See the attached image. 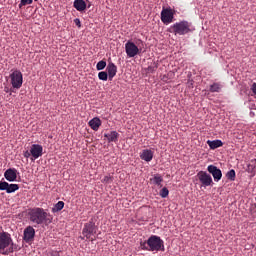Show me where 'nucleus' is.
Instances as JSON below:
<instances>
[{
	"mask_svg": "<svg viewBox=\"0 0 256 256\" xmlns=\"http://www.w3.org/2000/svg\"><path fill=\"white\" fill-rule=\"evenodd\" d=\"M82 235L86 237V239H91L92 241H95V235H97V226L95 225V222L90 221L84 224V228L82 230Z\"/></svg>",
	"mask_w": 256,
	"mask_h": 256,
	"instance_id": "5",
	"label": "nucleus"
},
{
	"mask_svg": "<svg viewBox=\"0 0 256 256\" xmlns=\"http://www.w3.org/2000/svg\"><path fill=\"white\" fill-rule=\"evenodd\" d=\"M207 145L208 147H210V149H219V147H223V141L221 140H208L207 141Z\"/></svg>",
	"mask_w": 256,
	"mask_h": 256,
	"instance_id": "21",
	"label": "nucleus"
},
{
	"mask_svg": "<svg viewBox=\"0 0 256 256\" xmlns=\"http://www.w3.org/2000/svg\"><path fill=\"white\" fill-rule=\"evenodd\" d=\"M138 41H139V43L143 44V41H142V40H138Z\"/></svg>",
	"mask_w": 256,
	"mask_h": 256,
	"instance_id": "36",
	"label": "nucleus"
},
{
	"mask_svg": "<svg viewBox=\"0 0 256 256\" xmlns=\"http://www.w3.org/2000/svg\"><path fill=\"white\" fill-rule=\"evenodd\" d=\"M150 183L159 188L163 187V176H161V174H155L152 178H150Z\"/></svg>",
	"mask_w": 256,
	"mask_h": 256,
	"instance_id": "18",
	"label": "nucleus"
},
{
	"mask_svg": "<svg viewBox=\"0 0 256 256\" xmlns=\"http://www.w3.org/2000/svg\"><path fill=\"white\" fill-rule=\"evenodd\" d=\"M63 207H65V202L59 201L58 203L55 204L52 211H53V213H57L58 211L63 210Z\"/></svg>",
	"mask_w": 256,
	"mask_h": 256,
	"instance_id": "23",
	"label": "nucleus"
},
{
	"mask_svg": "<svg viewBox=\"0 0 256 256\" xmlns=\"http://www.w3.org/2000/svg\"><path fill=\"white\" fill-rule=\"evenodd\" d=\"M88 125L93 131H99V128L101 127V119L95 117L88 122Z\"/></svg>",
	"mask_w": 256,
	"mask_h": 256,
	"instance_id": "19",
	"label": "nucleus"
},
{
	"mask_svg": "<svg viewBox=\"0 0 256 256\" xmlns=\"http://www.w3.org/2000/svg\"><path fill=\"white\" fill-rule=\"evenodd\" d=\"M13 251H17V245L13 243V238H11V234L7 232L0 233V253L1 255H9L13 253Z\"/></svg>",
	"mask_w": 256,
	"mask_h": 256,
	"instance_id": "2",
	"label": "nucleus"
},
{
	"mask_svg": "<svg viewBox=\"0 0 256 256\" xmlns=\"http://www.w3.org/2000/svg\"><path fill=\"white\" fill-rule=\"evenodd\" d=\"M101 181L106 185H111V183H113V176L111 175L104 176V178Z\"/></svg>",
	"mask_w": 256,
	"mask_h": 256,
	"instance_id": "26",
	"label": "nucleus"
},
{
	"mask_svg": "<svg viewBox=\"0 0 256 256\" xmlns=\"http://www.w3.org/2000/svg\"><path fill=\"white\" fill-rule=\"evenodd\" d=\"M144 251H165V245L161 237L152 235L147 241L140 242Z\"/></svg>",
	"mask_w": 256,
	"mask_h": 256,
	"instance_id": "3",
	"label": "nucleus"
},
{
	"mask_svg": "<svg viewBox=\"0 0 256 256\" xmlns=\"http://www.w3.org/2000/svg\"><path fill=\"white\" fill-rule=\"evenodd\" d=\"M74 23L77 27L81 28V20L79 18L74 19Z\"/></svg>",
	"mask_w": 256,
	"mask_h": 256,
	"instance_id": "32",
	"label": "nucleus"
},
{
	"mask_svg": "<svg viewBox=\"0 0 256 256\" xmlns=\"http://www.w3.org/2000/svg\"><path fill=\"white\" fill-rule=\"evenodd\" d=\"M34 1H38V0H34Z\"/></svg>",
	"mask_w": 256,
	"mask_h": 256,
	"instance_id": "39",
	"label": "nucleus"
},
{
	"mask_svg": "<svg viewBox=\"0 0 256 256\" xmlns=\"http://www.w3.org/2000/svg\"><path fill=\"white\" fill-rule=\"evenodd\" d=\"M197 178L199 179L202 187H210V185H213V178L205 171L198 172Z\"/></svg>",
	"mask_w": 256,
	"mask_h": 256,
	"instance_id": "9",
	"label": "nucleus"
},
{
	"mask_svg": "<svg viewBox=\"0 0 256 256\" xmlns=\"http://www.w3.org/2000/svg\"><path fill=\"white\" fill-rule=\"evenodd\" d=\"M28 215L29 220L34 225H49L53 221L51 214L43 208H33L29 211Z\"/></svg>",
	"mask_w": 256,
	"mask_h": 256,
	"instance_id": "1",
	"label": "nucleus"
},
{
	"mask_svg": "<svg viewBox=\"0 0 256 256\" xmlns=\"http://www.w3.org/2000/svg\"><path fill=\"white\" fill-rule=\"evenodd\" d=\"M125 51L127 57L130 58L136 57V55H139V53H141V49L139 48V46H137L135 43L131 41H128L125 44Z\"/></svg>",
	"mask_w": 256,
	"mask_h": 256,
	"instance_id": "7",
	"label": "nucleus"
},
{
	"mask_svg": "<svg viewBox=\"0 0 256 256\" xmlns=\"http://www.w3.org/2000/svg\"><path fill=\"white\" fill-rule=\"evenodd\" d=\"M108 77H109V74L105 71L98 73V78L100 79V81H107Z\"/></svg>",
	"mask_w": 256,
	"mask_h": 256,
	"instance_id": "27",
	"label": "nucleus"
},
{
	"mask_svg": "<svg viewBox=\"0 0 256 256\" xmlns=\"http://www.w3.org/2000/svg\"><path fill=\"white\" fill-rule=\"evenodd\" d=\"M160 197H162V199L169 197V189H167V187L160 190Z\"/></svg>",
	"mask_w": 256,
	"mask_h": 256,
	"instance_id": "28",
	"label": "nucleus"
},
{
	"mask_svg": "<svg viewBox=\"0 0 256 256\" xmlns=\"http://www.w3.org/2000/svg\"><path fill=\"white\" fill-rule=\"evenodd\" d=\"M147 71L148 73H155V71H157V65L148 66Z\"/></svg>",
	"mask_w": 256,
	"mask_h": 256,
	"instance_id": "30",
	"label": "nucleus"
},
{
	"mask_svg": "<svg viewBox=\"0 0 256 256\" xmlns=\"http://www.w3.org/2000/svg\"><path fill=\"white\" fill-rule=\"evenodd\" d=\"M248 168L251 169V164H248Z\"/></svg>",
	"mask_w": 256,
	"mask_h": 256,
	"instance_id": "37",
	"label": "nucleus"
},
{
	"mask_svg": "<svg viewBox=\"0 0 256 256\" xmlns=\"http://www.w3.org/2000/svg\"><path fill=\"white\" fill-rule=\"evenodd\" d=\"M104 137L108 140V143H117V141H119V134L117 131L106 133L104 134Z\"/></svg>",
	"mask_w": 256,
	"mask_h": 256,
	"instance_id": "17",
	"label": "nucleus"
},
{
	"mask_svg": "<svg viewBox=\"0 0 256 256\" xmlns=\"http://www.w3.org/2000/svg\"><path fill=\"white\" fill-rule=\"evenodd\" d=\"M80 239L83 241L85 239V237H80Z\"/></svg>",
	"mask_w": 256,
	"mask_h": 256,
	"instance_id": "38",
	"label": "nucleus"
},
{
	"mask_svg": "<svg viewBox=\"0 0 256 256\" xmlns=\"http://www.w3.org/2000/svg\"><path fill=\"white\" fill-rule=\"evenodd\" d=\"M105 67H107V62H105V60L99 61L96 65L97 71H103V69H105Z\"/></svg>",
	"mask_w": 256,
	"mask_h": 256,
	"instance_id": "24",
	"label": "nucleus"
},
{
	"mask_svg": "<svg viewBox=\"0 0 256 256\" xmlns=\"http://www.w3.org/2000/svg\"><path fill=\"white\" fill-rule=\"evenodd\" d=\"M10 83L13 89H19L20 87H23V73H21L19 70H14L10 74Z\"/></svg>",
	"mask_w": 256,
	"mask_h": 256,
	"instance_id": "6",
	"label": "nucleus"
},
{
	"mask_svg": "<svg viewBox=\"0 0 256 256\" xmlns=\"http://www.w3.org/2000/svg\"><path fill=\"white\" fill-rule=\"evenodd\" d=\"M169 33H173L174 35H187L193 32L191 29V23L188 21H180L176 22L168 29Z\"/></svg>",
	"mask_w": 256,
	"mask_h": 256,
	"instance_id": "4",
	"label": "nucleus"
},
{
	"mask_svg": "<svg viewBox=\"0 0 256 256\" xmlns=\"http://www.w3.org/2000/svg\"><path fill=\"white\" fill-rule=\"evenodd\" d=\"M50 256H61V254H60V252L57 251V250H52V251L50 252Z\"/></svg>",
	"mask_w": 256,
	"mask_h": 256,
	"instance_id": "31",
	"label": "nucleus"
},
{
	"mask_svg": "<svg viewBox=\"0 0 256 256\" xmlns=\"http://www.w3.org/2000/svg\"><path fill=\"white\" fill-rule=\"evenodd\" d=\"M73 7L76 11H85L87 9V3L84 0H74Z\"/></svg>",
	"mask_w": 256,
	"mask_h": 256,
	"instance_id": "20",
	"label": "nucleus"
},
{
	"mask_svg": "<svg viewBox=\"0 0 256 256\" xmlns=\"http://www.w3.org/2000/svg\"><path fill=\"white\" fill-rule=\"evenodd\" d=\"M30 155L33 159H39L43 155V146L39 144H33L30 148Z\"/></svg>",
	"mask_w": 256,
	"mask_h": 256,
	"instance_id": "12",
	"label": "nucleus"
},
{
	"mask_svg": "<svg viewBox=\"0 0 256 256\" xmlns=\"http://www.w3.org/2000/svg\"><path fill=\"white\" fill-rule=\"evenodd\" d=\"M226 177L227 179H229V181H235V177H236V174H235V170H229L227 173H226Z\"/></svg>",
	"mask_w": 256,
	"mask_h": 256,
	"instance_id": "25",
	"label": "nucleus"
},
{
	"mask_svg": "<svg viewBox=\"0 0 256 256\" xmlns=\"http://www.w3.org/2000/svg\"><path fill=\"white\" fill-rule=\"evenodd\" d=\"M4 177L6 181H10V182L17 181V169L15 168L7 169L4 173Z\"/></svg>",
	"mask_w": 256,
	"mask_h": 256,
	"instance_id": "15",
	"label": "nucleus"
},
{
	"mask_svg": "<svg viewBox=\"0 0 256 256\" xmlns=\"http://www.w3.org/2000/svg\"><path fill=\"white\" fill-rule=\"evenodd\" d=\"M175 17V13L171 8H164L161 11V21L164 25H169V23H173V19Z\"/></svg>",
	"mask_w": 256,
	"mask_h": 256,
	"instance_id": "8",
	"label": "nucleus"
},
{
	"mask_svg": "<svg viewBox=\"0 0 256 256\" xmlns=\"http://www.w3.org/2000/svg\"><path fill=\"white\" fill-rule=\"evenodd\" d=\"M35 239V228L28 226L24 229L23 240L25 243H33Z\"/></svg>",
	"mask_w": 256,
	"mask_h": 256,
	"instance_id": "10",
	"label": "nucleus"
},
{
	"mask_svg": "<svg viewBox=\"0 0 256 256\" xmlns=\"http://www.w3.org/2000/svg\"><path fill=\"white\" fill-rule=\"evenodd\" d=\"M207 171L213 176L214 181H221L223 173L221 172V169L217 168V166L209 165Z\"/></svg>",
	"mask_w": 256,
	"mask_h": 256,
	"instance_id": "13",
	"label": "nucleus"
},
{
	"mask_svg": "<svg viewBox=\"0 0 256 256\" xmlns=\"http://www.w3.org/2000/svg\"><path fill=\"white\" fill-rule=\"evenodd\" d=\"M5 93H9V91L13 92V89H9V87L4 88Z\"/></svg>",
	"mask_w": 256,
	"mask_h": 256,
	"instance_id": "34",
	"label": "nucleus"
},
{
	"mask_svg": "<svg viewBox=\"0 0 256 256\" xmlns=\"http://www.w3.org/2000/svg\"><path fill=\"white\" fill-rule=\"evenodd\" d=\"M153 155H155L153 149H144L140 152V159H142V161H152Z\"/></svg>",
	"mask_w": 256,
	"mask_h": 256,
	"instance_id": "14",
	"label": "nucleus"
},
{
	"mask_svg": "<svg viewBox=\"0 0 256 256\" xmlns=\"http://www.w3.org/2000/svg\"><path fill=\"white\" fill-rule=\"evenodd\" d=\"M0 191H6V193H15V191H19V185L9 184L6 181H0Z\"/></svg>",
	"mask_w": 256,
	"mask_h": 256,
	"instance_id": "11",
	"label": "nucleus"
},
{
	"mask_svg": "<svg viewBox=\"0 0 256 256\" xmlns=\"http://www.w3.org/2000/svg\"><path fill=\"white\" fill-rule=\"evenodd\" d=\"M251 91H252V93H254V95H256V83L252 84Z\"/></svg>",
	"mask_w": 256,
	"mask_h": 256,
	"instance_id": "33",
	"label": "nucleus"
},
{
	"mask_svg": "<svg viewBox=\"0 0 256 256\" xmlns=\"http://www.w3.org/2000/svg\"><path fill=\"white\" fill-rule=\"evenodd\" d=\"M33 3V0H21L19 4V9H22L25 7V5H31Z\"/></svg>",
	"mask_w": 256,
	"mask_h": 256,
	"instance_id": "29",
	"label": "nucleus"
},
{
	"mask_svg": "<svg viewBox=\"0 0 256 256\" xmlns=\"http://www.w3.org/2000/svg\"><path fill=\"white\" fill-rule=\"evenodd\" d=\"M106 71L108 73V77L110 81H113V77L117 75V66L113 62H109L107 65Z\"/></svg>",
	"mask_w": 256,
	"mask_h": 256,
	"instance_id": "16",
	"label": "nucleus"
},
{
	"mask_svg": "<svg viewBox=\"0 0 256 256\" xmlns=\"http://www.w3.org/2000/svg\"><path fill=\"white\" fill-rule=\"evenodd\" d=\"M223 89V85L219 82H215L212 85H210L209 91L210 93H221V90Z\"/></svg>",
	"mask_w": 256,
	"mask_h": 256,
	"instance_id": "22",
	"label": "nucleus"
},
{
	"mask_svg": "<svg viewBox=\"0 0 256 256\" xmlns=\"http://www.w3.org/2000/svg\"><path fill=\"white\" fill-rule=\"evenodd\" d=\"M31 155V152L27 151L25 152V157H29Z\"/></svg>",
	"mask_w": 256,
	"mask_h": 256,
	"instance_id": "35",
	"label": "nucleus"
}]
</instances>
